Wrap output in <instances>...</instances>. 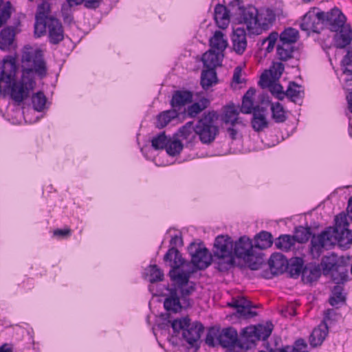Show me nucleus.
I'll list each match as a JSON object with an SVG mask.
<instances>
[{"mask_svg":"<svg viewBox=\"0 0 352 352\" xmlns=\"http://www.w3.org/2000/svg\"><path fill=\"white\" fill-rule=\"evenodd\" d=\"M267 41H268V45L266 50L268 52H270L274 49L276 43L278 41V34L276 32L270 34Z\"/></svg>","mask_w":352,"mask_h":352,"instance_id":"obj_58","label":"nucleus"},{"mask_svg":"<svg viewBox=\"0 0 352 352\" xmlns=\"http://www.w3.org/2000/svg\"><path fill=\"white\" fill-rule=\"evenodd\" d=\"M239 107L235 106L233 103L224 107L223 116L222 120L226 124H230L234 126L239 122Z\"/></svg>","mask_w":352,"mask_h":352,"instance_id":"obj_29","label":"nucleus"},{"mask_svg":"<svg viewBox=\"0 0 352 352\" xmlns=\"http://www.w3.org/2000/svg\"><path fill=\"white\" fill-rule=\"evenodd\" d=\"M287 267L285 272L293 278H298L301 276V272L303 270L304 261L300 257L291 258L287 262Z\"/></svg>","mask_w":352,"mask_h":352,"instance_id":"obj_28","label":"nucleus"},{"mask_svg":"<svg viewBox=\"0 0 352 352\" xmlns=\"http://www.w3.org/2000/svg\"><path fill=\"white\" fill-rule=\"evenodd\" d=\"M168 140L169 138L166 135L165 132H162L152 139L151 145L155 150L164 149L166 148Z\"/></svg>","mask_w":352,"mask_h":352,"instance_id":"obj_49","label":"nucleus"},{"mask_svg":"<svg viewBox=\"0 0 352 352\" xmlns=\"http://www.w3.org/2000/svg\"><path fill=\"white\" fill-rule=\"evenodd\" d=\"M323 270L324 275H328L330 272L339 267L338 257L336 254L332 253L330 255L324 256L319 265Z\"/></svg>","mask_w":352,"mask_h":352,"instance_id":"obj_34","label":"nucleus"},{"mask_svg":"<svg viewBox=\"0 0 352 352\" xmlns=\"http://www.w3.org/2000/svg\"><path fill=\"white\" fill-rule=\"evenodd\" d=\"M210 104V101L206 98H201L198 102L189 105L186 111L189 118H196L204 110L207 109Z\"/></svg>","mask_w":352,"mask_h":352,"instance_id":"obj_32","label":"nucleus"},{"mask_svg":"<svg viewBox=\"0 0 352 352\" xmlns=\"http://www.w3.org/2000/svg\"><path fill=\"white\" fill-rule=\"evenodd\" d=\"M262 104L265 105V107L270 104L272 117L275 122L283 123L286 121L287 118V113L280 102L272 103L269 100H267L265 102L263 100Z\"/></svg>","mask_w":352,"mask_h":352,"instance_id":"obj_24","label":"nucleus"},{"mask_svg":"<svg viewBox=\"0 0 352 352\" xmlns=\"http://www.w3.org/2000/svg\"><path fill=\"white\" fill-rule=\"evenodd\" d=\"M194 290V287H150V292L154 297H166L164 306L168 311L177 312L182 307L188 305V296Z\"/></svg>","mask_w":352,"mask_h":352,"instance_id":"obj_4","label":"nucleus"},{"mask_svg":"<svg viewBox=\"0 0 352 352\" xmlns=\"http://www.w3.org/2000/svg\"><path fill=\"white\" fill-rule=\"evenodd\" d=\"M213 261L217 268L224 272L234 265L233 241L228 235L216 237L213 246Z\"/></svg>","mask_w":352,"mask_h":352,"instance_id":"obj_5","label":"nucleus"},{"mask_svg":"<svg viewBox=\"0 0 352 352\" xmlns=\"http://www.w3.org/2000/svg\"><path fill=\"white\" fill-rule=\"evenodd\" d=\"M329 274L332 281L335 284H344L348 280V271L343 267H339L330 272Z\"/></svg>","mask_w":352,"mask_h":352,"instance_id":"obj_44","label":"nucleus"},{"mask_svg":"<svg viewBox=\"0 0 352 352\" xmlns=\"http://www.w3.org/2000/svg\"><path fill=\"white\" fill-rule=\"evenodd\" d=\"M272 243V236L270 232L267 231H261L254 237V247L259 250L270 248Z\"/></svg>","mask_w":352,"mask_h":352,"instance_id":"obj_36","label":"nucleus"},{"mask_svg":"<svg viewBox=\"0 0 352 352\" xmlns=\"http://www.w3.org/2000/svg\"><path fill=\"white\" fill-rule=\"evenodd\" d=\"M304 91L300 85H298L294 82H291L285 91V96H287L291 101L297 102L298 100L303 97Z\"/></svg>","mask_w":352,"mask_h":352,"instance_id":"obj_40","label":"nucleus"},{"mask_svg":"<svg viewBox=\"0 0 352 352\" xmlns=\"http://www.w3.org/2000/svg\"><path fill=\"white\" fill-rule=\"evenodd\" d=\"M206 343L210 346L220 345L223 348H234L239 345L237 331L232 327L223 329L212 327L208 331Z\"/></svg>","mask_w":352,"mask_h":352,"instance_id":"obj_8","label":"nucleus"},{"mask_svg":"<svg viewBox=\"0 0 352 352\" xmlns=\"http://www.w3.org/2000/svg\"><path fill=\"white\" fill-rule=\"evenodd\" d=\"M321 276V267L319 265L309 263L305 265L301 272V280L304 284H312Z\"/></svg>","mask_w":352,"mask_h":352,"instance_id":"obj_20","label":"nucleus"},{"mask_svg":"<svg viewBox=\"0 0 352 352\" xmlns=\"http://www.w3.org/2000/svg\"><path fill=\"white\" fill-rule=\"evenodd\" d=\"M276 248L283 251H289L295 245V239L287 234L280 235L275 240Z\"/></svg>","mask_w":352,"mask_h":352,"instance_id":"obj_43","label":"nucleus"},{"mask_svg":"<svg viewBox=\"0 0 352 352\" xmlns=\"http://www.w3.org/2000/svg\"><path fill=\"white\" fill-rule=\"evenodd\" d=\"M22 74L21 79L16 80L17 66L13 59H4L0 72V92L9 96L17 103L28 98L36 87V76L44 78L47 74V67L43 54L40 50L25 48L22 54Z\"/></svg>","mask_w":352,"mask_h":352,"instance_id":"obj_1","label":"nucleus"},{"mask_svg":"<svg viewBox=\"0 0 352 352\" xmlns=\"http://www.w3.org/2000/svg\"><path fill=\"white\" fill-rule=\"evenodd\" d=\"M195 125H194V122L192 121L186 122L179 129L180 137L185 140H188L191 137H193L195 133Z\"/></svg>","mask_w":352,"mask_h":352,"instance_id":"obj_51","label":"nucleus"},{"mask_svg":"<svg viewBox=\"0 0 352 352\" xmlns=\"http://www.w3.org/2000/svg\"><path fill=\"white\" fill-rule=\"evenodd\" d=\"M343 248H349L352 243V231L349 228L338 230V232H328L323 235H314L311 240V252L314 256H319L324 249H331L336 244Z\"/></svg>","mask_w":352,"mask_h":352,"instance_id":"obj_3","label":"nucleus"},{"mask_svg":"<svg viewBox=\"0 0 352 352\" xmlns=\"http://www.w3.org/2000/svg\"><path fill=\"white\" fill-rule=\"evenodd\" d=\"M269 89L278 100H282L285 96V91H283V87L278 83L272 82Z\"/></svg>","mask_w":352,"mask_h":352,"instance_id":"obj_54","label":"nucleus"},{"mask_svg":"<svg viewBox=\"0 0 352 352\" xmlns=\"http://www.w3.org/2000/svg\"><path fill=\"white\" fill-rule=\"evenodd\" d=\"M324 12L318 8L309 10L303 16L300 28L307 32L319 33L324 28Z\"/></svg>","mask_w":352,"mask_h":352,"instance_id":"obj_11","label":"nucleus"},{"mask_svg":"<svg viewBox=\"0 0 352 352\" xmlns=\"http://www.w3.org/2000/svg\"><path fill=\"white\" fill-rule=\"evenodd\" d=\"M272 82L267 74H263L258 81V84L262 88H269Z\"/></svg>","mask_w":352,"mask_h":352,"instance_id":"obj_59","label":"nucleus"},{"mask_svg":"<svg viewBox=\"0 0 352 352\" xmlns=\"http://www.w3.org/2000/svg\"><path fill=\"white\" fill-rule=\"evenodd\" d=\"M48 20L35 18L34 23V34L37 37H40L46 32V28H48Z\"/></svg>","mask_w":352,"mask_h":352,"instance_id":"obj_53","label":"nucleus"},{"mask_svg":"<svg viewBox=\"0 0 352 352\" xmlns=\"http://www.w3.org/2000/svg\"><path fill=\"white\" fill-rule=\"evenodd\" d=\"M267 107L256 105L252 113V126L255 131L260 132L268 127L267 119Z\"/></svg>","mask_w":352,"mask_h":352,"instance_id":"obj_13","label":"nucleus"},{"mask_svg":"<svg viewBox=\"0 0 352 352\" xmlns=\"http://www.w3.org/2000/svg\"><path fill=\"white\" fill-rule=\"evenodd\" d=\"M284 68L283 63H274L270 71L272 76L279 78L282 75Z\"/></svg>","mask_w":352,"mask_h":352,"instance_id":"obj_57","label":"nucleus"},{"mask_svg":"<svg viewBox=\"0 0 352 352\" xmlns=\"http://www.w3.org/2000/svg\"><path fill=\"white\" fill-rule=\"evenodd\" d=\"M48 32L50 41L52 44H58L64 38L63 29L61 23L56 18L48 19Z\"/></svg>","mask_w":352,"mask_h":352,"instance_id":"obj_21","label":"nucleus"},{"mask_svg":"<svg viewBox=\"0 0 352 352\" xmlns=\"http://www.w3.org/2000/svg\"><path fill=\"white\" fill-rule=\"evenodd\" d=\"M171 327L175 332L182 331L184 338L192 345L199 340L204 331V327L200 322L197 321L190 322L188 317L174 320Z\"/></svg>","mask_w":352,"mask_h":352,"instance_id":"obj_9","label":"nucleus"},{"mask_svg":"<svg viewBox=\"0 0 352 352\" xmlns=\"http://www.w3.org/2000/svg\"><path fill=\"white\" fill-rule=\"evenodd\" d=\"M296 314L295 307L293 304H291L287 308L285 313L284 314L285 316H287L288 315L290 316H294Z\"/></svg>","mask_w":352,"mask_h":352,"instance_id":"obj_63","label":"nucleus"},{"mask_svg":"<svg viewBox=\"0 0 352 352\" xmlns=\"http://www.w3.org/2000/svg\"><path fill=\"white\" fill-rule=\"evenodd\" d=\"M179 115V112L173 108L160 113L157 117L156 127L158 129L165 127L171 120L178 118Z\"/></svg>","mask_w":352,"mask_h":352,"instance_id":"obj_35","label":"nucleus"},{"mask_svg":"<svg viewBox=\"0 0 352 352\" xmlns=\"http://www.w3.org/2000/svg\"><path fill=\"white\" fill-rule=\"evenodd\" d=\"M50 6L47 1H43L38 6L35 18L48 20L50 17Z\"/></svg>","mask_w":352,"mask_h":352,"instance_id":"obj_52","label":"nucleus"},{"mask_svg":"<svg viewBox=\"0 0 352 352\" xmlns=\"http://www.w3.org/2000/svg\"><path fill=\"white\" fill-rule=\"evenodd\" d=\"M346 294L344 292L343 287H333L331 292V296L329 298V303L332 306L338 307L344 303Z\"/></svg>","mask_w":352,"mask_h":352,"instance_id":"obj_45","label":"nucleus"},{"mask_svg":"<svg viewBox=\"0 0 352 352\" xmlns=\"http://www.w3.org/2000/svg\"><path fill=\"white\" fill-rule=\"evenodd\" d=\"M307 346L305 341L302 339H299L296 341L294 346L292 350H297L298 351H302Z\"/></svg>","mask_w":352,"mask_h":352,"instance_id":"obj_61","label":"nucleus"},{"mask_svg":"<svg viewBox=\"0 0 352 352\" xmlns=\"http://www.w3.org/2000/svg\"><path fill=\"white\" fill-rule=\"evenodd\" d=\"M210 45L213 50L222 52L226 48L228 43L224 35L221 31H216L210 39Z\"/></svg>","mask_w":352,"mask_h":352,"instance_id":"obj_42","label":"nucleus"},{"mask_svg":"<svg viewBox=\"0 0 352 352\" xmlns=\"http://www.w3.org/2000/svg\"><path fill=\"white\" fill-rule=\"evenodd\" d=\"M254 250L252 240L246 236H243L235 242L233 248L234 256L243 260Z\"/></svg>","mask_w":352,"mask_h":352,"instance_id":"obj_18","label":"nucleus"},{"mask_svg":"<svg viewBox=\"0 0 352 352\" xmlns=\"http://www.w3.org/2000/svg\"><path fill=\"white\" fill-rule=\"evenodd\" d=\"M311 235V232L310 228L299 226L296 228L293 238L295 239V242L297 241L298 243H303L309 239Z\"/></svg>","mask_w":352,"mask_h":352,"instance_id":"obj_46","label":"nucleus"},{"mask_svg":"<svg viewBox=\"0 0 352 352\" xmlns=\"http://www.w3.org/2000/svg\"><path fill=\"white\" fill-rule=\"evenodd\" d=\"M253 100H249V98H243L242 104L240 111L243 113L249 114L253 113L254 109Z\"/></svg>","mask_w":352,"mask_h":352,"instance_id":"obj_56","label":"nucleus"},{"mask_svg":"<svg viewBox=\"0 0 352 352\" xmlns=\"http://www.w3.org/2000/svg\"><path fill=\"white\" fill-rule=\"evenodd\" d=\"M202 62L207 69H215L221 64L220 52H216L214 50L206 52L202 56Z\"/></svg>","mask_w":352,"mask_h":352,"instance_id":"obj_31","label":"nucleus"},{"mask_svg":"<svg viewBox=\"0 0 352 352\" xmlns=\"http://www.w3.org/2000/svg\"><path fill=\"white\" fill-rule=\"evenodd\" d=\"M243 261L251 270H258L264 262L263 254L261 252L255 253L253 250Z\"/></svg>","mask_w":352,"mask_h":352,"instance_id":"obj_38","label":"nucleus"},{"mask_svg":"<svg viewBox=\"0 0 352 352\" xmlns=\"http://www.w3.org/2000/svg\"><path fill=\"white\" fill-rule=\"evenodd\" d=\"M241 74V69L239 67H236L234 69L232 80L234 82H235L237 84L241 83V80L240 79Z\"/></svg>","mask_w":352,"mask_h":352,"instance_id":"obj_62","label":"nucleus"},{"mask_svg":"<svg viewBox=\"0 0 352 352\" xmlns=\"http://www.w3.org/2000/svg\"><path fill=\"white\" fill-rule=\"evenodd\" d=\"M239 11L236 18L238 23L245 25L246 30L250 34H261L262 30L267 29L269 25L274 20V16H271L267 19L265 18L263 21L259 18L257 8L253 6L239 7Z\"/></svg>","mask_w":352,"mask_h":352,"instance_id":"obj_6","label":"nucleus"},{"mask_svg":"<svg viewBox=\"0 0 352 352\" xmlns=\"http://www.w3.org/2000/svg\"><path fill=\"white\" fill-rule=\"evenodd\" d=\"M272 322H266L257 326H249L243 329L242 336L245 341L254 343L259 340H266L272 333Z\"/></svg>","mask_w":352,"mask_h":352,"instance_id":"obj_12","label":"nucleus"},{"mask_svg":"<svg viewBox=\"0 0 352 352\" xmlns=\"http://www.w3.org/2000/svg\"><path fill=\"white\" fill-rule=\"evenodd\" d=\"M333 312V310H328L326 313L324 321H322L317 327H316L310 336V344L314 346L320 345L326 338L329 330L327 320L329 315Z\"/></svg>","mask_w":352,"mask_h":352,"instance_id":"obj_15","label":"nucleus"},{"mask_svg":"<svg viewBox=\"0 0 352 352\" xmlns=\"http://www.w3.org/2000/svg\"><path fill=\"white\" fill-rule=\"evenodd\" d=\"M47 98L42 91H38L32 97V102L34 109L37 111H41L45 108Z\"/></svg>","mask_w":352,"mask_h":352,"instance_id":"obj_47","label":"nucleus"},{"mask_svg":"<svg viewBox=\"0 0 352 352\" xmlns=\"http://www.w3.org/2000/svg\"><path fill=\"white\" fill-rule=\"evenodd\" d=\"M342 64L344 67V74L349 76L352 75V52H348L342 60Z\"/></svg>","mask_w":352,"mask_h":352,"instance_id":"obj_55","label":"nucleus"},{"mask_svg":"<svg viewBox=\"0 0 352 352\" xmlns=\"http://www.w3.org/2000/svg\"><path fill=\"white\" fill-rule=\"evenodd\" d=\"M324 27L331 32H336L334 36L335 45L337 48L342 49L346 47L352 41V30L346 23V18L337 8H333L329 12H324Z\"/></svg>","mask_w":352,"mask_h":352,"instance_id":"obj_2","label":"nucleus"},{"mask_svg":"<svg viewBox=\"0 0 352 352\" xmlns=\"http://www.w3.org/2000/svg\"><path fill=\"white\" fill-rule=\"evenodd\" d=\"M188 251L191 256L192 269L204 270L207 268L213 260V257L208 250L201 244L191 243Z\"/></svg>","mask_w":352,"mask_h":352,"instance_id":"obj_10","label":"nucleus"},{"mask_svg":"<svg viewBox=\"0 0 352 352\" xmlns=\"http://www.w3.org/2000/svg\"><path fill=\"white\" fill-rule=\"evenodd\" d=\"M214 19L217 25L221 29H226L230 23L229 11L221 4H217L214 8Z\"/></svg>","mask_w":352,"mask_h":352,"instance_id":"obj_26","label":"nucleus"},{"mask_svg":"<svg viewBox=\"0 0 352 352\" xmlns=\"http://www.w3.org/2000/svg\"><path fill=\"white\" fill-rule=\"evenodd\" d=\"M164 260L166 262H170V265L172 268L186 266L185 260L182 258L181 253L174 247L168 250L164 256Z\"/></svg>","mask_w":352,"mask_h":352,"instance_id":"obj_27","label":"nucleus"},{"mask_svg":"<svg viewBox=\"0 0 352 352\" xmlns=\"http://www.w3.org/2000/svg\"><path fill=\"white\" fill-rule=\"evenodd\" d=\"M218 79L215 69H204L201 74V85L205 90L217 83Z\"/></svg>","mask_w":352,"mask_h":352,"instance_id":"obj_33","label":"nucleus"},{"mask_svg":"<svg viewBox=\"0 0 352 352\" xmlns=\"http://www.w3.org/2000/svg\"><path fill=\"white\" fill-rule=\"evenodd\" d=\"M229 305L236 308L238 314L245 318H251L256 315V313L251 309L253 307L251 302L243 296L233 298Z\"/></svg>","mask_w":352,"mask_h":352,"instance_id":"obj_22","label":"nucleus"},{"mask_svg":"<svg viewBox=\"0 0 352 352\" xmlns=\"http://www.w3.org/2000/svg\"><path fill=\"white\" fill-rule=\"evenodd\" d=\"M299 38L298 31L293 28L285 29L280 34L278 41L295 45Z\"/></svg>","mask_w":352,"mask_h":352,"instance_id":"obj_41","label":"nucleus"},{"mask_svg":"<svg viewBox=\"0 0 352 352\" xmlns=\"http://www.w3.org/2000/svg\"><path fill=\"white\" fill-rule=\"evenodd\" d=\"M71 234L70 229H57L54 231V235L58 237H67Z\"/></svg>","mask_w":352,"mask_h":352,"instance_id":"obj_60","label":"nucleus"},{"mask_svg":"<svg viewBox=\"0 0 352 352\" xmlns=\"http://www.w3.org/2000/svg\"><path fill=\"white\" fill-rule=\"evenodd\" d=\"M144 278L151 283L161 281L164 278V273L156 265H150L145 269Z\"/></svg>","mask_w":352,"mask_h":352,"instance_id":"obj_37","label":"nucleus"},{"mask_svg":"<svg viewBox=\"0 0 352 352\" xmlns=\"http://www.w3.org/2000/svg\"><path fill=\"white\" fill-rule=\"evenodd\" d=\"M233 49L238 54H242L247 47L246 34L243 28H237L232 36Z\"/></svg>","mask_w":352,"mask_h":352,"instance_id":"obj_25","label":"nucleus"},{"mask_svg":"<svg viewBox=\"0 0 352 352\" xmlns=\"http://www.w3.org/2000/svg\"><path fill=\"white\" fill-rule=\"evenodd\" d=\"M11 16V4L8 1L3 6V0H0V28L5 24Z\"/></svg>","mask_w":352,"mask_h":352,"instance_id":"obj_50","label":"nucleus"},{"mask_svg":"<svg viewBox=\"0 0 352 352\" xmlns=\"http://www.w3.org/2000/svg\"><path fill=\"white\" fill-rule=\"evenodd\" d=\"M165 148L169 155L175 156L183 149V144L179 140H172L169 138L168 142Z\"/></svg>","mask_w":352,"mask_h":352,"instance_id":"obj_48","label":"nucleus"},{"mask_svg":"<svg viewBox=\"0 0 352 352\" xmlns=\"http://www.w3.org/2000/svg\"><path fill=\"white\" fill-rule=\"evenodd\" d=\"M0 352H13V347L12 344H3L0 348Z\"/></svg>","mask_w":352,"mask_h":352,"instance_id":"obj_64","label":"nucleus"},{"mask_svg":"<svg viewBox=\"0 0 352 352\" xmlns=\"http://www.w3.org/2000/svg\"><path fill=\"white\" fill-rule=\"evenodd\" d=\"M67 3L62 6L61 12L64 19L69 17V12L70 8L74 6L80 5L82 3L87 8L95 9L99 7L100 0H66Z\"/></svg>","mask_w":352,"mask_h":352,"instance_id":"obj_23","label":"nucleus"},{"mask_svg":"<svg viewBox=\"0 0 352 352\" xmlns=\"http://www.w3.org/2000/svg\"><path fill=\"white\" fill-rule=\"evenodd\" d=\"M16 28L12 26H8L0 32V50L3 51H9L16 46L15 36Z\"/></svg>","mask_w":352,"mask_h":352,"instance_id":"obj_17","label":"nucleus"},{"mask_svg":"<svg viewBox=\"0 0 352 352\" xmlns=\"http://www.w3.org/2000/svg\"><path fill=\"white\" fill-rule=\"evenodd\" d=\"M349 223L347 221V216L346 214L342 212L336 215L335 217V226L329 228L324 230L323 235H327L330 232L335 233L338 232V230H343L345 228H348Z\"/></svg>","mask_w":352,"mask_h":352,"instance_id":"obj_39","label":"nucleus"},{"mask_svg":"<svg viewBox=\"0 0 352 352\" xmlns=\"http://www.w3.org/2000/svg\"><path fill=\"white\" fill-rule=\"evenodd\" d=\"M297 49L294 45L285 43L284 42L278 41L276 45V54L278 58L282 61H287L293 57L294 52Z\"/></svg>","mask_w":352,"mask_h":352,"instance_id":"obj_30","label":"nucleus"},{"mask_svg":"<svg viewBox=\"0 0 352 352\" xmlns=\"http://www.w3.org/2000/svg\"><path fill=\"white\" fill-rule=\"evenodd\" d=\"M288 260L280 253H274L268 261L270 272L274 275H278L285 272L287 267Z\"/></svg>","mask_w":352,"mask_h":352,"instance_id":"obj_19","label":"nucleus"},{"mask_svg":"<svg viewBox=\"0 0 352 352\" xmlns=\"http://www.w3.org/2000/svg\"><path fill=\"white\" fill-rule=\"evenodd\" d=\"M193 100V93L189 90L181 89L173 92L170 100V105L176 111L182 110L186 104L192 103Z\"/></svg>","mask_w":352,"mask_h":352,"instance_id":"obj_14","label":"nucleus"},{"mask_svg":"<svg viewBox=\"0 0 352 352\" xmlns=\"http://www.w3.org/2000/svg\"><path fill=\"white\" fill-rule=\"evenodd\" d=\"M217 119V113L210 111L204 113L197 121L195 126V133L199 135L202 143L210 144L215 140L219 132V126L215 124Z\"/></svg>","mask_w":352,"mask_h":352,"instance_id":"obj_7","label":"nucleus"},{"mask_svg":"<svg viewBox=\"0 0 352 352\" xmlns=\"http://www.w3.org/2000/svg\"><path fill=\"white\" fill-rule=\"evenodd\" d=\"M188 264L182 267L171 268L169 272V276L178 286L186 285L188 283L190 275L195 272L194 269H189Z\"/></svg>","mask_w":352,"mask_h":352,"instance_id":"obj_16","label":"nucleus"}]
</instances>
